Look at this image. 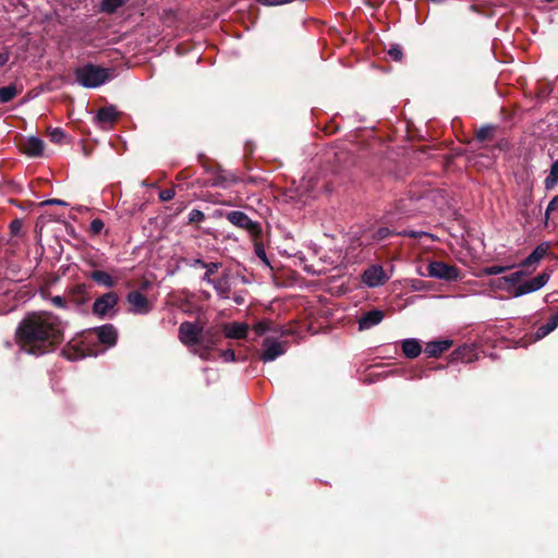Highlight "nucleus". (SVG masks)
<instances>
[{"mask_svg": "<svg viewBox=\"0 0 558 558\" xmlns=\"http://www.w3.org/2000/svg\"><path fill=\"white\" fill-rule=\"evenodd\" d=\"M189 222L190 223H198V222H202L204 219H205V215L203 211L198 210V209H192L190 213H189Z\"/></svg>", "mask_w": 558, "mask_h": 558, "instance_id": "f704fd0d", "label": "nucleus"}, {"mask_svg": "<svg viewBox=\"0 0 558 558\" xmlns=\"http://www.w3.org/2000/svg\"><path fill=\"white\" fill-rule=\"evenodd\" d=\"M558 327V311L553 314L549 319L542 326H539L535 333H534V340H541L550 332H553Z\"/></svg>", "mask_w": 558, "mask_h": 558, "instance_id": "5701e85b", "label": "nucleus"}, {"mask_svg": "<svg viewBox=\"0 0 558 558\" xmlns=\"http://www.w3.org/2000/svg\"><path fill=\"white\" fill-rule=\"evenodd\" d=\"M327 189L326 180L317 173H306L289 194V198L299 206H305L316 199Z\"/></svg>", "mask_w": 558, "mask_h": 558, "instance_id": "f03ea898", "label": "nucleus"}, {"mask_svg": "<svg viewBox=\"0 0 558 558\" xmlns=\"http://www.w3.org/2000/svg\"><path fill=\"white\" fill-rule=\"evenodd\" d=\"M64 324L48 312L29 313L19 324L15 338L21 351L40 356L53 349L63 333Z\"/></svg>", "mask_w": 558, "mask_h": 558, "instance_id": "f257e3e1", "label": "nucleus"}, {"mask_svg": "<svg viewBox=\"0 0 558 558\" xmlns=\"http://www.w3.org/2000/svg\"><path fill=\"white\" fill-rule=\"evenodd\" d=\"M452 345L448 339L434 340L426 343L425 353L428 357H438Z\"/></svg>", "mask_w": 558, "mask_h": 558, "instance_id": "a211bd4d", "label": "nucleus"}, {"mask_svg": "<svg viewBox=\"0 0 558 558\" xmlns=\"http://www.w3.org/2000/svg\"><path fill=\"white\" fill-rule=\"evenodd\" d=\"M238 182L239 178L235 174L219 169L207 180V185L211 187L228 189Z\"/></svg>", "mask_w": 558, "mask_h": 558, "instance_id": "ddd939ff", "label": "nucleus"}, {"mask_svg": "<svg viewBox=\"0 0 558 558\" xmlns=\"http://www.w3.org/2000/svg\"><path fill=\"white\" fill-rule=\"evenodd\" d=\"M51 303L57 306V307H60V308H64L66 307V301L64 298L60 296V295H56L53 298H51Z\"/></svg>", "mask_w": 558, "mask_h": 558, "instance_id": "79ce46f5", "label": "nucleus"}, {"mask_svg": "<svg viewBox=\"0 0 558 558\" xmlns=\"http://www.w3.org/2000/svg\"><path fill=\"white\" fill-rule=\"evenodd\" d=\"M22 229V222L20 220H13L10 223V230L13 235H17Z\"/></svg>", "mask_w": 558, "mask_h": 558, "instance_id": "37998d69", "label": "nucleus"}, {"mask_svg": "<svg viewBox=\"0 0 558 558\" xmlns=\"http://www.w3.org/2000/svg\"><path fill=\"white\" fill-rule=\"evenodd\" d=\"M388 56L395 61H401L403 57L401 46L398 44L391 45L388 49Z\"/></svg>", "mask_w": 558, "mask_h": 558, "instance_id": "2f4dec72", "label": "nucleus"}, {"mask_svg": "<svg viewBox=\"0 0 558 558\" xmlns=\"http://www.w3.org/2000/svg\"><path fill=\"white\" fill-rule=\"evenodd\" d=\"M119 112L114 106H106L97 111L96 120L100 125H110L117 121Z\"/></svg>", "mask_w": 558, "mask_h": 558, "instance_id": "aec40b11", "label": "nucleus"}, {"mask_svg": "<svg viewBox=\"0 0 558 558\" xmlns=\"http://www.w3.org/2000/svg\"><path fill=\"white\" fill-rule=\"evenodd\" d=\"M493 128L490 125H484L476 132V138L478 141H485L492 133Z\"/></svg>", "mask_w": 558, "mask_h": 558, "instance_id": "c9c22d12", "label": "nucleus"}, {"mask_svg": "<svg viewBox=\"0 0 558 558\" xmlns=\"http://www.w3.org/2000/svg\"><path fill=\"white\" fill-rule=\"evenodd\" d=\"M425 276L451 282L456 281L460 277V271L457 267L444 262H430L427 265V272Z\"/></svg>", "mask_w": 558, "mask_h": 558, "instance_id": "423d86ee", "label": "nucleus"}, {"mask_svg": "<svg viewBox=\"0 0 558 558\" xmlns=\"http://www.w3.org/2000/svg\"><path fill=\"white\" fill-rule=\"evenodd\" d=\"M248 326L245 323H230L223 328L225 336L229 339H243L247 336Z\"/></svg>", "mask_w": 558, "mask_h": 558, "instance_id": "6ab92c4d", "label": "nucleus"}, {"mask_svg": "<svg viewBox=\"0 0 558 558\" xmlns=\"http://www.w3.org/2000/svg\"><path fill=\"white\" fill-rule=\"evenodd\" d=\"M19 94V89L15 84H10L0 87V102L7 104L11 101Z\"/></svg>", "mask_w": 558, "mask_h": 558, "instance_id": "393cba45", "label": "nucleus"}, {"mask_svg": "<svg viewBox=\"0 0 558 558\" xmlns=\"http://www.w3.org/2000/svg\"><path fill=\"white\" fill-rule=\"evenodd\" d=\"M90 278L94 281H96L97 283H99L104 287H107V288H111L114 286V281L112 279V277L108 272L102 271V270L93 271L90 275Z\"/></svg>", "mask_w": 558, "mask_h": 558, "instance_id": "b1692460", "label": "nucleus"}, {"mask_svg": "<svg viewBox=\"0 0 558 558\" xmlns=\"http://www.w3.org/2000/svg\"><path fill=\"white\" fill-rule=\"evenodd\" d=\"M390 234H392V231L387 228V227H381L379 229H377L374 234H373V239L375 241H383L385 240L386 238H388Z\"/></svg>", "mask_w": 558, "mask_h": 558, "instance_id": "72a5a7b5", "label": "nucleus"}, {"mask_svg": "<svg viewBox=\"0 0 558 558\" xmlns=\"http://www.w3.org/2000/svg\"><path fill=\"white\" fill-rule=\"evenodd\" d=\"M75 78L85 88H97L113 78V71L88 63L75 70Z\"/></svg>", "mask_w": 558, "mask_h": 558, "instance_id": "7ed1b4c3", "label": "nucleus"}, {"mask_svg": "<svg viewBox=\"0 0 558 558\" xmlns=\"http://www.w3.org/2000/svg\"><path fill=\"white\" fill-rule=\"evenodd\" d=\"M92 335H95L97 340L108 348L114 347L118 340V331L111 324L94 328Z\"/></svg>", "mask_w": 558, "mask_h": 558, "instance_id": "4468645a", "label": "nucleus"}, {"mask_svg": "<svg viewBox=\"0 0 558 558\" xmlns=\"http://www.w3.org/2000/svg\"><path fill=\"white\" fill-rule=\"evenodd\" d=\"M288 350V341H280L274 337H267L263 341V351L259 359L264 363H270L283 355Z\"/></svg>", "mask_w": 558, "mask_h": 558, "instance_id": "39448f33", "label": "nucleus"}, {"mask_svg": "<svg viewBox=\"0 0 558 558\" xmlns=\"http://www.w3.org/2000/svg\"><path fill=\"white\" fill-rule=\"evenodd\" d=\"M104 227H105V223L101 219L96 218V219L92 220V222H90V231L95 234L100 233L102 231Z\"/></svg>", "mask_w": 558, "mask_h": 558, "instance_id": "4c0bfd02", "label": "nucleus"}, {"mask_svg": "<svg viewBox=\"0 0 558 558\" xmlns=\"http://www.w3.org/2000/svg\"><path fill=\"white\" fill-rule=\"evenodd\" d=\"M222 266L221 263L219 262H213V263H208L206 265V267L204 268L206 271L204 274V276L202 277V281L203 282H206L207 284H209L211 281H214L215 279L211 278V276L218 271V269Z\"/></svg>", "mask_w": 558, "mask_h": 558, "instance_id": "cd10ccee", "label": "nucleus"}, {"mask_svg": "<svg viewBox=\"0 0 558 558\" xmlns=\"http://www.w3.org/2000/svg\"><path fill=\"white\" fill-rule=\"evenodd\" d=\"M118 294L116 292H107L97 298L93 304V313L99 317L109 316L118 303Z\"/></svg>", "mask_w": 558, "mask_h": 558, "instance_id": "1a4fd4ad", "label": "nucleus"}, {"mask_svg": "<svg viewBox=\"0 0 558 558\" xmlns=\"http://www.w3.org/2000/svg\"><path fill=\"white\" fill-rule=\"evenodd\" d=\"M49 137L51 142L60 144L64 140L65 134L62 129L54 128L50 131Z\"/></svg>", "mask_w": 558, "mask_h": 558, "instance_id": "473e14b6", "label": "nucleus"}, {"mask_svg": "<svg viewBox=\"0 0 558 558\" xmlns=\"http://www.w3.org/2000/svg\"><path fill=\"white\" fill-rule=\"evenodd\" d=\"M525 275H526L525 271L518 270L508 276H504L502 278H500V280L505 281L506 283L517 284L522 279V277Z\"/></svg>", "mask_w": 558, "mask_h": 558, "instance_id": "7c9ffc66", "label": "nucleus"}, {"mask_svg": "<svg viewBox=\"0 0 558 558\" xmlns=\"http://www.w3.org/2000/svg\"><path fill=\"white\" fill-rule=\"evenodd\" d=\"M512 267L513 266L494 265V266H488V267L483 268L482 272H483V275H486V276H496V275H500V274L505 272L508 269H511Z\"/></svg>", "mask_w": 558, "mask_h": 558, "instance_id": "c85d7f7f", "label": "nucleus"}, {"mask_svg": "<svg viewBox=\"0 0 558 558\" xmlns=\"http://www.w3.org/2000/svg\"><path fill=\"white\" fill-rule=\"evenodd\" d=\"M88 355H97V352H95V353L89 352Z\"/></svg>", "mask_w": 558, "mask_h": 558, "instance_id": "3c124183", "label": "nucleus"}, {"mask_svg": "<svg viewBox=\"0 0 558 558\" xmlns=\"http://www.w3.org/2000/svg\"><path fill=\"white\" fill-rule=\"evenodd\" d=\"M219 340L220 338L214 329H207L191 352L204 361H213L215 360L213 352L217 349Z\"/></svg>", "mask_w": 558, "mask_h": 558, "instance_id": "20e7f679", "label": "nucleus"}, {"mask_svg": "<svg viewBox=\"0 0 558 558\" xmlns=\"http://www.w3.org/2000/svg\"><path fill=\"white\" fill-rule=\"evenodd\" d=\"M175 193L171 189H166L159 192V199L161 202L171 201L174 197Z\"/></svg>", "mask_w": 558, "mask_h": 558, "instance_id": "ea45409f", "label": "nucleus"}, {"mask_svg": "<svg viewBox=\"0 0 558 558\" xmlns=\"http://www.w3.org/2000/svg\"><path fill=\"white\" fill-rule=\"evenodd\" d=\"M226 218L233 226L244 229L251 233H256L259 229L257 222L253 221L245 213L240 210L229 211Z\"/></svg>", "mask_w": 558, "mask_h": 558, "instance_id": "9b49d317", "label": "nucleus"}, {"mask_svg": "<svg viewBox=\"0 0 558 558\" xmlns=\"http://www.w3.org/2000/svg\"><path fill=\"white\" fill-rule=\"evenodd\" d=\"M389 277L380 265H372L364 270L362 280L368 288H377L384 286Z\"/></svg>", "mask_w": 558, "mask_h": 558, "instance_id": "9d476101", "label": "nucleus"}, {"mask_svg": "<svg viewBox=\"0 0 558 558\" xmlns=\"http://www.w3.org/2000/svg\"><path fill=\"white\" fill-rule=\"evenodd\" d=\"M43 204H45V205H59V206H65L66 205V203L64 201L57 199V198L46 201Z\"/></svg>", "mask_w": 558, "mask_h": 558, "instance_id": "a18cd8bd", "label": "nucleus"}, {"mask_svg": "<svg viewBox=\"0 0 558 558\" xmlns=\"http://www.w3.org/2000/svg\"><path fill=\"white\" fill-rule=\"evenodd\" d=\"M453 354H456V355H460V354H461V350H457V351H454V353H453Z\"/></svg>", "mask_w": 558, "mask_h": 558, "instance_id": "8fccbe9b", "label": "nucleus"}, {"mask_svg": "<svg viewBox=\"0 0 558 558\" xmlns=\"http://www.w3.org/2000/svg\"><path fill=\"white\" fill-rule=\"evenodd\" d=\"M204 332V328L197 323L183 322L179 327V339L185 347L191 350L197 345Z\"/></svg>", "mask_w": 558, "mask_h": 558, "instance_id": "0eeeda50", "label": "nucleus"}, {"mask_svg": "<svg viewBox=\"0 0 558 558\" xmlns=\"http://www.w3.org/2000/svg\"><path fill=\"white\" fill-rule=\"evenodd\" d=\"M402 353L408 359H416L422 353V345L416 338H407L400 341Z\"/></svg>", "mask_w": 558, "mask_h": 558, "instance_id": "f3484780", "label": "nucleus"}, {"mask_svg": "<svg viewBox=\"0 0 558 558\" xmlns=\"http://www.w3.org/2000/svg\"><path fill=\"white\" fill-rule=\"evenodd\" d=\"M385 318L384 311L379 308H374L364 313L357 320L359 330H368L377 325H379Z\"/></svg>", "mask_w": 558, "mask_h": 558, "instance_id": "2eb2a0df", "label": "nucleus"}, {"mask_svg": "<svg viewBox=\"0 0 558 558\" xmlns=\"http://www.w3.org/2000/svg\"><path fill=\"white\" fill-rule=\"evenodd\" d=\"M208 263L204 262L201 258H194L189 262V266L192 268H205Z\"/></svg>", "mask_w": 558, "mask_h": 558, "instance_id": "c03bdc74", "label": "nucleus"}, {"mask_svg": "<svg viewBox=\"0 0 558 558\" xmlns=\"http://www.w3.org/2000/svg\"><path fill=\"white\" fill-rule=\"evenodd\" d=\"M269 323L268 322H258L254 325V331L257 336H263L269 330Z\"/></svg>", "mask_w": 558, "mask_h": 558, "instance_id": "e433bc0d", "label": "nucleus"}, {"mask_svg": "<svg viewBox=\"0 0 558 558\" xmlns=\"http://www.w3.org/2000/svg\"><path fill=\"white\" fill-rule=\"evenodd\" d=\"M233 301L234 303L241 305L244 303V298L241 294H236L233 296Z\"/></svg>", "mask_w": 558, "mask_h": 558, "instance_id": "09e8293b", "label": "nucleus"}, {"mask_svg": "<svg viewBox=\"0 0 558 558\" xmlns=\"http://www.w3.org/2000/svg\"><path fill=\"white\" fill-rule=\"evenodd\" d=\"M558 210V194L551 198V201L548 203L545 215L546 218H548L549 213Z\"/></svg>", "mask_w": 558, "mask_h": 558, "instance_id": "58836bf2", "label": "nucleus"}, {"mask_svg": "<svg viewBox=\"0 0 558 558\" xmlns=\"http://www.w3.org/2000/svg\"><path fill=\"white\" fill-rule=\"evenodd\" d=\"M220 356L222 357V360L225 362H233L235 361V354H234V351L231 350V349H227V350H223L220 354Z\"/></svg>", "mask_w": 558, "mask_h": 558, "instance_id": "a19ab883", "label": "nucleus"}, {"mask_svg": "<svg viewBox=\"0 0 558 558\" xmlns=\"http://www.w3.org/2000/svg\"><path fill=\"white\" fill-rule=\"evenodd\" d=\"M549 280V275L546 272H542L536 277L526 280L520 284H518L513 291V298H520L522 295L536 292L541 290Z\"/></svg>", "mask_w": 558, "mask_h": 558, "instance_id": "6e6552de", "label": "nucleus"}, {"mask_svg": "<svg viewBox=\"0 0 558 558\" xmlns=\"http://www.w3.org/2000/svg\"><path fill=\"white\" fill-rule=\"evenodd\" d=\"M256 255H257L260 259H263V260L267 262L266 253H265V251H264V248H263V247H257V248H256Z\"/></svg>", "mask_w": 558, "mask_h": 558, "instance_id": "de8ad7c7", "label": "nucleus"}, {"mask_svg": "<svg viewBox=\"0 0 558 558\" xmlns=\"http://www.w3.org/2000/svg\"><path fill=\"white\" fill-rule=\"evenodd\" d=\"M124 3V0H101L100 10L101 12L111 14L114 13Z\"/></svg>", "mask_w": 558, "mask_h": 558, "instance_id": "bb28decb", "label": "nucleus"}, {"mask_svg": "<svg viewBox=\"0 0 558 558\" xmlns=\"http://www.w3.org/2000/svg\"><path fill=\"white\" fill-rule=\"evenodd\" d=\"M396 234L403 235V236H411V238L426 236V238L434 240V235L432 233H428L425 231L402 230V231L396 232Z\"/></svg>", "mask_w": 558, "mask_h": 558, "instance_id": "c756f323", "label": "nucleus"}, {"mask_svg": "<svg viewBox=\"0 0 558 558\" xmlns=\"http://www.w3.org/2000/svg\"><path fill=\"white\" fill-rule=\"evenodd\" d=\"M549 248V244L547 242H543L538 244L533 252L522 260L520 264L521 267L524 268H532L535 269V267L538 265V263L544 258V256L547 254Z\"/></svg>", "mask_w": 558, "mask_h": 558, "instance_id": "dca6fc26", "label": "nucleus"}, {"mask_svg": "<svg viewBox=\"0 0 558 558\" xmlns=\"http://www.w3.org/2000/svg\"><path fill=\"white\" fill-rule=\"evenodd\" d=\"M558 184V160L554 161L550 167V172L544 181L546 190H553Z\"/></svg>", "mask_w": 558, "mask_h": 558, "instance_id": "a878e982", "label": "nucleus"}, {"mask_svg": "<svg viewBox=\"0 0 558 558\" xmlns=\"http://www.w3.org/2000/svg\"><path fill=\"white\" fill-rule=\"evenodd\" d=\"M126 301L130 304V312L133 314L145 315L151 311L147 298L138 291H131L126 296Z\"/></svg>", "mask_w": 558, "mask_h": 558, "instance_id": "f8f14e48", "label": "nucleus"}, {"mask_svg": "<svg viewBox=\"0 0 558 558\" xmlns=\"http://www.w3.org/2000/svg\"><path fill=\"white\" fill-rule=\"evenodd\" d=\"M216 291L217 295L222 299L227 300L230 298V291L231 287L229 284V275L225 274L221 278L215 279L209 283Z\"/></svg>", "mask_w": 558, "mask_h": 558, "instance_id": "4be33fe9", "label": "nucleus"}, {"mask_svg": "<svg viewBox=\"0 0 558 558\" xmlns=\"http://www.w3.org/2000/svg\"><path fill=\"white\" fill-rule=\"evenodd\" d=\"M44 148V141L36 136H29L24 144V151L29 157H40Z\"/></svg>", "mask_w": 558, "mask_h": 558, "instance_id": "412c9836", "label": "nucleus"}, {"mask_svg": "<svg viewBox=\"0 0 558 558\" xmlns=\"http://www.w3.org/2000/svg\"><path fill=\"white\" fill-rule=\"evenodd\" d=\"M9 61L8 52H0V68L3 66Z\"/></svg>", "mask_w": 558, "mask_h": 558, "instance_id": "49530a36", "label": "nucleus"}]
</instances>
